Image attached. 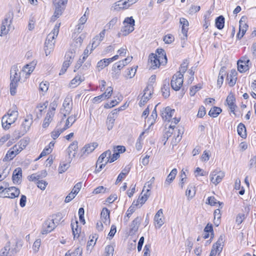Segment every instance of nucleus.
Instances as JSON below:
<instances>
[{
  "mask_svg": "<svg viewBox=\"0 0 256 256\" xmlns=\"http://www.w3.org/2000/svg\"><path fill=\"white\" fill-rule=\"evenodd\" d=\"M18 112L16 106L9 110L6 114L4 115L2 120V126L4 130L10 128L12 124L14 123L18 118Z\"/></svg>",
  "mask_w": 256,
  "mask_h": 256,
  "instance_id": "f257e3e1",
  "label": "nucleus"
},
{
  "mask_svg": "<svg viewBox=\"0 0 256 256\" xmlns=\"http://www.w3.org/2000/svg\"><path fill=\"white\" fill-rule=\"evenodd\" d=\"M21 72H18L16 66H14L10 70V91L11 95L14 96L18 86V82L20 79Z\"/></svg>",
  "mask_w": 256,
  "mask_h": 256,
  "instance_id": "f03ea898",
  "label": "nucleus"
},
{
  "mask_svg": "<svg viewBox=\"0 0 256 256\" xmlns=\"http://www.w3.org/2000/svg\"><path fill=\"white\" fill-rule=\"evenodd\" d=\"M124 26L122 27L120 32L118 36L122 34L123 36H126L129 34L133 32L134 30V26L135 20L132 16L126 18L123 22Z\"/></svg>",
  "mask_w": 256,
  "mask_h": 256,
  "instance_id": "7ed1b4c3",
  "label": "nucleus"
},
{
  "mask_svg": "<svg viewBox=\"0 0 256 256\" xmlns=\"http://www.w3.org/2000/svg\"><path fill=\"white\" fill-rule=\"evenodd\" d=\"M61 218L60 214H56L54 219H48L44 222L42 226V234H48L53 230L56 227V225L54 220H58Z\"/></svg>",
  "mask_w": 256,
  "mask_h": 256,
  "instance_id": "20e7f679",
  "label": "nucleus"
},
{
  "mask_svg": "<svg viewBox=\"0 0 256 256\" xmlns=\"http://www.w3.org/2000/svg\"><path fill=\"white\" fill-rule=\"evenodd\" d=\"M13 18V14L12 12H8L4 20L2 21L0 26V36L6 35L9 31V28L12 24Z\"/></svg>",
  "mask_w": 256,
  "mask_h": 256,
  "instance_id": "39448f33",
  "label": "nucleus"
},
{
  "mask_svg": "<svg viewBox=\"0 0 256 256\" xmlns=\"http://www.w3.org/2000/svg\"><path fill=\"white\" fill-rule=\"evenodd\" d=\"M184 82V75L181 72H176L172 77L171 86L175 90H178Z\"/></svg>",
  "mask_w": 256,
  "mask_h": 256,
  "instance_id": "423d86ee",
  "label": "nucleus"
},
{
  "mask_svg": "<svg viewBox=\"0 0 256 256\" xmlns=\"http://www.w3.org/2000/svg\"><path fill=\"white\" fill-rule=\"evenodd\" d=\"M72 100L71 96H66L63 102L62 108H60V113L63 114L64 118L69 115L72 108Z\"/></svg>",
  "mask_w": 256,
  "mask_h": 256,
  "instance_id": "0eeeda50",
  "label": "nucleus"
},
{
  "mask_svg": "<svg viewBox=\"0 0 256 256\" xmlns=\"http://www.w3.org/2000/svg\"><path fill=\"white\" fill-rule=\"evenodd\" d=\"M23 148L20 146L15 144L12 148H10L7 152L6 156L3 159L4 162H7L12 160L22 150Z\"/></svg>",
  "mask_w": 256,
  "mask_h": 256,
  "instance_id": "6e6552de",
  "label": "nucleus"
},
{
  "mask_svg": "<svg viewBox=\"0 0 256 256\" xmlns=\"http://www.w3.org/2000/svg\"><path fill=\"white\" fill-rule=\"evenodd\" d=\"M162 60L156 56V54H151L149 56L148 64L150 68L155 70L158 68L161 64H164L162 62Z\"/></svg>",
  "mask_w": 256,
  "mask_h": 256,
  "instance_id": "1a4fd4ad",
  "label": "nucleus"
},
{
  "mask_svg": "<svg viewBox=\"0 0 256 256\" xmlns=\"http://www.w3.org/2000/svg\"><path fill=\"white\" fill-rule=\"evenodd\" d=\"M152 93V86L148 85L147 86L144 90V94L140 101L139 105L140 106H144L147 102L151 98Z\"/></svg>",
  "mask_w": 256,
  "mask_h": 256,
  "instance_id": "9d476101",
  "label": "nucleus"
},
{
  "mask_svg": "<svg viewBox=\"0 0 256 256\" xmlns=\"http://www.w3.org/2000/svg\"><path fill=\"white\" fill-rule=\"evenodd\" d=\"M224 176V173L218 170L212 171L210 174L211 182L216 186L219 184Z\"/></svg>",
  "mask_w": 256,
  "mask_h": 256,
  "instance_id": "9b49d317",
  "label": "nucleus"
},
{
  "mask_svg": "<svg viewBox=\"0 0 256 256\" xmlns=\"http://www.w3.org/2000/svg\"><path fill=\"white\" fill-rule=\"evenodd\" d=\"M53 4L55 7V10L54 15L52 16V20L54 21L57 18H59L62 14V12L65 8L66 4H61L56 0H53Z\"/></svg>",
  "mask_w": 256,
  "mask_h": 256,
  "instance_id": "f8f14e48",
  "label": "nucleus"
},
{
  "mask_svg": "<svg viewBox=\"0 0 256 256\" xmlns=\"http://www.w3.org/2000/svg\"><path fill=\"white\" fill-rule=\"evenodd\" d=\"M106 29L103 30L98 35L96 36L93 38L92 43V48L90 52L96 48L103 40L106 34Z\"/></svg>",
  "mask_w": 256,
  "mask_h": 256,
  "instance_id": "ddd939ff",
  "label": "nucleus"
},
{
  "mask_svg": "<svg viewBox=\"0 0 256 256\" xmlns=\"http://www.w3.org/2000/svg\"><path fill=\"white\" fill-rule=\"evenodd\" d=\"M180 22L182 24V36H181V38L182 40H186L188 37L187 33L188 30V22L186 19L180 18Z\"/></svg>",
  "mask_w": 256,
  "mask_h": 256,
  "instance_id": "4468645a",
  "label": "nucleus"
},
{
  "mask_svg": "<svg viewBox=\"0 0 256 256\" xmlns=\"http://www.w3.org/2000/svg\"><path fill=\"white\" fill-rule=\"evenodd\" d=\"M60 24H56L52 31L47 36L46 41L52 42L55 43L54 39L57 37L59 32V29Z\"/></svg>",
  "mask_w": 256,
  "mask_h": 256,
  "instance_id": "2eb2a0df",
  "label": "nucleus"
},
{
  "mask_svg": "<svg viewBox=\"0 0 256 256\" xmlns=\"http://www.w3.org/2000/svg\"><path fill=\"white\" fill-rule=\"evenodd\" d=\"M164 215L162 210H159L154 217V221L156 223V228H160L164 224Z\"/></svg>",
  "mask_w": 256,
  "mask_h": 256,
  "instance_id": "dca6fc26",
  "label": "nucleus"
},
{
  "mask_svg": "<svg viewBox=\"0 0 256 256\" xmlns=\"http://www.w3.org/2000/svg\"><path fill=\"white\" fill-rule=\"evenodd\" d=\"M243 18L244 17L242 18L239 22V32L236 35L238 39H241L243 37L248 28L247 24L242 20Z\"/></svg>",
  "mask_w": 256,
  "mask_h": 256,
  "instance_id": "f3484780",
  "label": "nucleus"
},
{
  "mask_svg": "<svg viewBox=\"0 0 256 256\" xmlns=\"http://www.w3.org/2000/svg\"><path fill=\"white\" fill-rule=\"evenodd\" d=\"M226 102L231 112L234 114V110L237 106L235 104L236 98L234 95L230 93L227 96Z\"/></svg>",
  "mask_w": 256,
  "mask_h": 256,
  "instance_id": "a211bd4d",
  "label": "nucleus"
},
{
  "mask_svg": "<svg viewBox=\"0 0 256 256\" xmlns=\"http://www.w3.org/2000/svg\"><path fill=\"white\" fill-rule=\"evenodd\" d=\"M98 146L97 142H92L87 144L84 146L82 150V156H87L92 152L94 149Z\"/></svg>",
  "mask_w": 256,
  "mask_h": 256,
  "instance_id": "6ab92c4d",
  "label": "nucleus"
},
{
  "mask_svg": "<svg viewBox=\"0 0 256 256\" xmlns=\"http://www.w3.org/2000/svg\"><path fill=\"white\" fill-rule=\"evenodd\" d=\"M174 112V110L166 107L161 112V116L163 120L170 121Z\"/></svg>",
  "mask_w": 256,
  "mask_h": 256,
  "instance_id": "aec40b11",
  "label": "nucleus"
},
{
  "mask_svg": "<svg viewBox=\"0 0 256 256\" xmlns=\"http://www.w3.org/2000/svg\"><path fill=\"white\" fill-rule=\"evenodd\" d=\"M101 221L106 225L110 224V210L106 208H103L100 214Z\"/></svg>",
  "mask_w": 256,
  "mask_h": 256,
  "instance_id": "412c9836",
  "label": "nucleus"
},
{
  "mask_svg": "<svg viewBox=\"0 0 256 256\" xmlns=\"http://www.w3.org/2000/svg\"><path fill=\"white\" fill-rule=\"evenodd\" d=\"M140 224V218H136L131 223L129 234L132 235L134 234L138 230Z\"/></svg>",
  "mask_w": 256,
  "mask_h": 256,
  "instance_id": "4be33fe9",
  "label": "nucleus"
},
{
  "mask_svg": "<svg viewBox=\"0 0 256 256\" xmlns=\"http://www.w3.org/2000/svg\"><path fill=\"white\" fill-rule=\"evenodd\" d=\"M32 122V118L27 116L24 120L22 124V134L26 133L30 128V126Z\"/></svg>",
  "mask_w": 256,
  "mask_h": 256,
  "instance_id": "5701e85b",
  "label": "nucleus"
},
{
  "mask_svg": "<svg viewBox=\"0 0 256 256\" xmlns=\"http://www.w3.org/2000/svg\"><path fill=\"white\" fill-rule=\"evenodd\" d=\"M62 122V121H60L58 124L56 128L51 132V136L54 140L57 138L60 134H62L66 130L64 129V127L61 128Z\"/></svg>",
  "mask_w": 256,
  "mask_h": 256,
  "instance_id": "b1692460",
  "label": "nucleus"
},
{
  "mask_svg": "<svg viewBox=\"0 0 256 256\" xmlns=\"http://www.w3.org/2000/svg\"><path fill=\"white\" fill-rule=\"evenodd\" d=\"M178 171L176 168H173L171 172L168 176L166 181L164 184V186L165 187H167L174 180L175 177L177 174Z\"/></svg>",
  "mask_w": 256,
  "mask_h": 256,
  "instance_id": "393cba45",
  "label": "nucleus"
},
{
  "mask_svg": "<svg viewBox=\"0 0 256 256\" xmlns=\"http://www.w3.org/2000/svg\"><path fill=\"white\" fill-rule=\"evenodd\" d=\"M237 72L235 70H232L230 73L227 76L228 83L230 86H234L237 79Z\"/></svg>",
  "mask_w": 256,
  "mask_h": 256,
  "instance_id": "a878e982",
  "label": "nucleus"
},
{
  "mask_svg": "<svg viewBox=\"0 0 256 256\" xmlns=\"http://www.w3.org/2000/svg\"><path fill=\"white\" fill-rule=\"evenodd\" d=\"M132 58V56H128L125 59L114 64L113 66L116 68L117 69L120 70L125 66L127 65L130 62H131Z\"/></svg>",
  "mask_w": 256,
  "mask_h": 256,
  "instance_id": "bb28decb",
  "label": "nucleus"
},
{
  "mask_svg": "<svg viewBox=\"0 0 256 256\" xmlns=\"http://www.w3.org/2000/svg\"><path fill=\"white\" fill-rule=\"evenodd\" d=\"M114 122L115 113L113 112L109 114L108 116L106 121V124L108 130H112L114 126Z\"/></svg>",
  "mask_w": 256,
  "mask_h": 256,
  "instance_id": "cd10ccee",
  "label": "nucleus"
},
{
  "mask_svg": "<svg viewBox=\"0 0 256 256\" xmlns=\"http://www.w3.org/2000/svg\"><path fill=\"white\" fill-rule=\"evenodd\" d=\"M36 64V62L32 61L24 66L22 72H25L27 75L29 76L34 70Z\"/></svg>",
  "mask_w": 256,
  "mask_h": 256,
  "instance_id": "c85d7f7f",
  "label": "nucleus"
},
{
  "mask_svg": "<svg viewBox=\"0 0 256 256\" xmlns=\"http://www.w3.org/2000/svg\"><path fill=\"white\" fill-rule=\"evenodd\" d=\"M78 142L76 141H74L72 142L68 147L67 149V152L70 157V156L71 154H72V157L75 156L76 152L78 148Z\"/></svg>",
  "mask_w": 256,
  "mask_h": 256,
  "instance_id": "c756f323",
  "label": "nucleus"
},
{
  "mask_svg": "<svg viewBox=\"0 0 256 256\" xmlns=\"http://www.w3.org/2000/svg\"><path fill=\"white\" fill-rule=\"evenodd\" d=\"M77 119L76 115H72L68 116L64 122L65 124L64 126V130H67L70 128L72 124L76 121Z\"/></svg>",
  "mask_w": 256,
  "mask_h": 256,
  "instance_id": "7c9ffc66",
  "label": "nucleus"
},
{
  "mask_svg": "<svg viewBox=\"0 0 256 256\" xmlns=\"http://www.w3.org/2000/svg\"><path fill=\"white\" fill-rule=\"evenodd\" d=\"M54 114V112L52 111H48V112L43 122L42 127L44 128H46L48 126L52 120Z\"/></svg>",
  "mask_w": 256,
  "mask_h": 256,
  "instance_id": "2f4dec72",
  "label": "nucleus"
},
{
  "mask_svg": "<svg viewBox=\"0 0 256 256\" xmlns=\"http://www.w3.org/2000/svg\"><path fill=\"white\" fill-rule=\"evenodd\" d=\"M142 192L140 195L139 196L138 198L136 201H135V204L138 206L140 204L142 206L148 200L150 194L146 193L145 192Z\"/></svg>",
  "mask_w": 256,
  "mask_h": 256,
  "instance_id": "473e14b6",
  "label": "nucleus"
},
{
  "mask_svg": "<svg viewBox=\"0 0 256 256\" xmlns=\"http://www.w3.org/2000/svg\"><path fill=\"white\" fill-rule=\"evenodd\" d=\"M138 0H121L118 2V6H121L122 8H127L134 4L136 3Z\"/></svg>",
  "mask_w": 256,
  "mask_h": 256,
  "instance_id": "72a5a7b5",
  "label": "nucleus"
},
{
  "mask_svg": "<svg viewBox=\"0 0 256 256\" xmlns=\"http://www.w3.org/2000/svg\"><path fill=\"white\" fill-rule=\"evenodd\" d=\"M226 68L224 66L222 67L220 69L217 81V84L219 88H220L222 84L224 81V78L226 74Z\"/></svg>",
  "mask_w": 256,
  "mask_h": 256,
  "instance_id": "f704fd0d",
  "label": "nucleus"
},
{
  "mask_svg": "<svg viewBox=\"0 0 256 256\" xmlns=\"http://www.w3.org/2000/svg\"><path fill=\"white\" fill-rule=\"evenodd\" d=\"M55 43L53 42H45L44 44V51L46 56L49 55L53 51Z\"/></svg>",
  "mask_w": 256,
  "mask_h": 256,
  "instance_id": "c9c22d12",
  "label": "nucleus"
},
{
  "mask_svg": "<svg viewBox=\"0 0 256 256\" xmlns=\"http://www.w3.org/2000/svg\"><path fill=\"white\" fill-rule=\"evenodd\" d=\"M10 195L9 198H14L18 197L20 194V190L18 188L14 186H11L8 188Z\"/></svg>",
  "mask_w": 256,
  "mask_h": 256,
  "instance_id": "e433bc0d",
  "label": "nucleus"
},
{
  "mask_svg": "<svg viewBox=\"0 0 256 256\" xmlns=\"http://www.w3.org/2000/svg\"><path fill=\"white\" fill-rule=\"evenodd\" d=\"M195 194L196 190L192 184H189L186 192V196L189 200L192 198L194 196Z\"/></svg>",
  "mask_w": 256,
  "mask_h": 256,
  "instance_id": "4c0bfd02",
  "label": "nucleus"
},
{
  "mask_svg": "<svg viewBox=\"0 0 256 256\" xmlns=\"http://www.w3.org/2000/svg\"><path fill=\"white\" fill-rule=\"evenodd\" d=\"M78 222L76 221L75 222L71 224V226L74 235V238H78L79 234L80 232V228H78Z\"/></svg>",
  "mask_w": 256,
  "mask_h": 256,
  "instance_id": "58836bf2",
  "label": "nucleus"
},
{
  "mask_svg": "<svg viewBox=\"0 0 256 256\" xmlns=\"http://www.w3.org/2000/svg\"><path fill=\"white\" fill-rule=\"evenodd\" d=\"M162 94L164 97L166 98L170 96V86L169 82H165L161 88Z\"/></svg>",
  "mask_w": 256,
  "mask_h": 256,
  "instance_id": "ea45409f",
  "label": "nucleus"
},
{
  "mask_svg": "<svg viewBox=\"0 0 256 256\" xmlns=\"http://www.w3.org/2000/svg\"><path fill=\"white\" fill-rule=\"evenodd\" d=\"M138 206L135 204V201H134L130 206L128 208L126 212V216L128 218H126V217L124 218V222L126 223L128 220V218L130 216L132 213H134L136 210V207Z\"/></svg>",
  "mask_w": 256,
  "mask_h": 256,
  "instance_id": "a19ab883",
  "label": "nucleus"
},
{
  "mask_svg": "<svg viewBox=\"0 0 256 256\" xmlns=\"http://www.w3.org/2000/svg\"><path fill=\"white\" fill-rule=\"evenodd\" d=\"M237 131L238 134L242 138H246V128L245 126L242 124L240 123L238 126L237 128Z\"/></svg>",
  "mask_w": 256,
  "mask_h": 256,
  "instance_id": "79ce46f5",
  "label": "nucleus"
},
{
  "mask_svg": "<svg viewBox=\"0 0 256 256\" xmlns=\"http://www.w3.org/2000/svg\"><path fill=\"white\" fill-rule=\"evenodd\" d=\"M216 26L219 30H222L224 27V18L222 16H220L216 18L215 22Z\"/></svg>",
  "mask_w": 256,
  "mask_h": 256,
  "instance_id": "37998d69",
  "label": "nucleus"
},
{
  "mask_svg": "<svg viewBox=\"0 0 256 256\" xmlns=\"http://www.w3.org/2000/svg\"><path fill=\"white\" fill-rule=\"evenodd\" d=\"M110 58H104L98 62L97 67L100 70H102L106 66H108L110 63H111Z\"/></svg>",
  "mask_w": 256,
  "mask_h": 256,
  "instance_id": "c03bdc74",
  "label": "nucleus"
},
{
  "mask_svg": "<svg viewBox=\"0 0 256 256\" xmlns=\"http://www.w3.org/2000/svg\"><path fill=\"white\" fill-rule=\"evenodd\" d=\"M221 112L222 109L220 108L214 106L210 110L208 115L212 117L216 118Z\"/></svg>",
  "mask_w": 256,
  "mask_h": 256,
  "instance_id": "a18cd8bd",
  "label": "nucleus"
},
{
  "mask_svg": "<svg viewBox=\"0 0 256 256\" xmlns=\"http://www.w3.org/2000/svg\"><path fill=\"white\" fill-rule=\"evenodd\" d=\"M22 177V171L21 168H18L14 172L12 176V180L14 182H18V180Z\"/></svg>",
  "mask_w": 256,
  "mask_h": 256,
  "instance_id": "49530a36",
  "label": "nucleus"
},
{
  "mask_svg": "<svg viewBox=\"0 0 256 256\" xmlns=\"http://www.w3.org/2000/svg\"><path fill=\"white\" fill-rule=\"evenodd\" d=\"M157 53V57L162 60V62L166 64L167 62V58L164 50L162 49H158Z\"/></svg>",
  "mask_w": 256,
  "mask_h": 256,
  "instance_id": "de8ad7c7",
  "label": "nucleus"
},
{
  "mask_svg": "<svg viewBox=\"0 0 256 256\" xmlns=\"http://www.w3.org/2000/svg\"><path fill=\"white\" fill-rule=\"evenodd\" d=\"M238 70L242 73L246 72L250 68L248 64L246 63H239V62L238 61Z\"/></svg>",
  "mask_w": 256,
  "mask_h": 256,
  "instance_id": "09e8293b",
  "label": "nucleus"
},
{
  "mask_svg": "<svg viewBox=\"0 0 256 256\" xmlns=\"http://www.w3.org/2000/svg\"><path fill=\"white\" fill-rule=\"evenodd\" d=\"M214 224L216 226H218L220 222V220L221 218L220 211V209H216L214 212Z\"/></svg>",
  "mask_w": 256,
  "mask_h": 256,
  "instance_id": "8fccbe9b",
  "label": "nucleus"
},
{
  "mask_svg": "<svg viewBox=\"0 0 256 256\" xmlns=\"http://www.w3.org/2000/svg\"><path fill=\"white\" fill-rule=\"evenodd\" d=\"M112 76L114 80H117L120 74V70L117 69L114 66H112Z\"/></svg>",
  "mask_w": 256,
  "mask_h": 256,
  "instance_id": "3c124183",
  "label": "nucleus"
},
{
  "mask_svg": "<svg viewBox=\"0 0 256 256\" xmlns=\"http://www.w3.org/2000/svg\"><path fill=\"white\" fill-rule=\"evenodd\" d=\"M10 250V244L8 242L0 252V256H8Z\"/></svg>",
  "mask_w": 256,
  "mask_h": 256,
  "instance_id": "603ef678",
  "label": "nucleus"
},
{
  "mask_svg": "<svg viewBox=\"0 0 256 256\" xmlns=\"http://www.w3.org/2000/svg\"><path fill=\"white\" fill-rule=\"evenodd\" d=\"M74 57V54L72 52H68L65 56L64 62H67L69 64H71L73 61Z\"/></svg>",
  "mask_w": 256,
  "mask_h": 256,
  "instance_id": "864d4df0",
  "label": "nucleus"
},
{
  "mask_svg": "<svg viewBox=\"0 0 256 256\" xmlns=\"http://www.w3.org/2000/svg\"><path fill=\"white\" fill-rule=\"evenodd\" d=\"M49 83L47 82H42L40 83L39 86V90L42 92H46L48 88Z\"/></svg>",
  "mask_w": 256,
  "mask_h": 256,
  "instance_id": "5fc2aeb1",
  "label": "nucleus"
},
{
  "mask_svg": "<svg viewBox=\"0 0 256 256\" xmlns=\"http://www.w3.org/2000/svg\"><path fill=\"white\" fill-rule=\"evenodd\" d=\"M188 60H184L182 63L180 65V68L179 72H181L184 74L186 72L188 68Z\"/></svg>",
  "mask_w": 256,
  "mask_h": 256,
  "instance_id": "6e6d98bb",
  "label": "nucleus"
},
{
  "mask_svg": "<svg viewBox=\"0 0 256 256\" xmlns=\"http://www.w3.org/2000/svg\"><path fill=\"white\" fill-rule=\"evenodd\" d=\"M37 186L42 190H44L47 186L48 183L44 180H38L36 182Z\"/></svg>",
  "mask_w": 256,
  "mask_h": 256,
  "instance_id": "4d7b16f0",
  "label": "nucleus"
},
{
  "mask_svg": "<svg viewBox=\"0 0 256 256\" xmlns=\"http://www.w3.org/2000/svg\"><path fill=\"white\" fill-rule=\"evenodd\" d=\"M118 22V18L116 17H114L112 18L106 25V28H107V30H111L112 28Z\"/></svg>",
  "mask_w": 256,
  "mask_h": 256,
  "instance_id": "13d9d810",
  "label": "nucleus"
},
{
  "mask_svg": "<svg viewBox=\"0 0 256 256\" xmlns=\"http://www.w3.org/2000/svg\"><path fill=\"white\" fill-rule=\"evenodd\" d=\"M82 80L80 79V76H76L73 78L70 82V86L72 87H76L78 86L82 82Z\"/></svg>",
  "mask_w": 256,
  "mask_h": 256,
  "instance_id": "bf43d9fd",
  "label": "nucleus"
},
{
  "mask_svg": "<svg viewBox=\"0 0 256 256\" xmlns=\"http://www.w3.org/2000/svg\"><path fill=\"white\" fill-rule=\"evenodd\" d=\"M88 8L86 10L84 14L78 20V24L84 25L88 20Z\"/></svg>",
  "mask_w": 256,
  "mask_h": 256,
  "instance_id": "052dcab7",
  "label": "nucleus"
},
{
  "mask_svg": "<svg viewBox=\"0 0 256 256\" xmlns=\"http://www.w3.org/2000/svg\"><path fill=\"white\" fill-rule=\"evenodd\" d=\"M204 27L206 29L208 26L210 25V12H208L207 14H206L204 16Z\"/></svg>",
  "mask_w": 256,
  "mask_h": 256,
  "instance_id": "680f3d73",
  "label": "nucleus"
},
{
  "mask_svg": "<svg viewBox=\"0 0 256 256\" xmlns=\"http://www.w3.org/2000/svg\"><path fill=\"white\" fill-rule=\"evenodd\" d=\"M105 252L106 253L105 256H112L114 252V248L112 246H107L106 247Z\"/></svg>",
  "mask_w": 256,
  "mask_h": 256,
  "instance_id": "e2e57ef3",
  "label": "nucleus"
},
{
  "mask_svg": "<svg viewBox=\"0 0 256 256\" xmlns=\"http://www.w3.org/2000/svg\"><path fill=\"white\" fill-rule=\"evenodd\" d=\"M70 167V164L68 163L60 164L58 168V172L60 174H62L66 172L68 168Z\"/></svg>",
  "mask_w": 256,
  "mask_h": 256,
  "instance_id": "0e129e2a",
  "label": "nucleus"
},
{
  "mask_svg": "<svg viewBox=\"0 0 256 256\" xmlns=\"http://www.w3.org/2000/svg\"><path fill=\"white\" fill-rule=\"evenodd\" d=\"M136 72V69H134L133 68H130V69H128L127 74H126L125 77L126 78H133Z\"/></svg>",
  "mask_w": 256,
  "mask_h": 256,
  "instance_id": "69168bd1",
  "label": "nucleus"
},
{
  "mask_svg": "<svg viewBox=\"0 0 256 256\" xmlns=\"http://www.w3.org/2000/svg\"><path fill=\"white\" fill-rule=\"evenodd\" d=\"M112 88L111 86L108 87L106 90V92L102 94L103 96L104 97V99H107L110 98L112 94Z\"/></svg>",
  "mask_w": 256,
  "mask_h": 256,
  "instance_id": "338daca9",
  "label": "nucleus"
},
{
  "mask_svg": "<svg viewBox=\"0 0 256 256\" xmlns=\"http://www.w3.org/2000/svg\"><path fill=\"white\" fill-rule=\"evenodd\" d=\"M249 168L250 169H254L256 170V156H254L251 158L250 160Z\"/></svg>",
  "mask_w": 256,
  "mask_h": 256,
  "instance_id": "774afa93",
  "label": "nucleus"
}]
</instances>
